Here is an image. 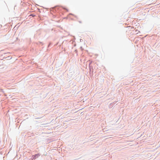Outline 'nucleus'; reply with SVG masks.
Instances as JSON below:
<instances>
[{
  "label": "nucleus",
  "mask_w": 160,
  "mask_h": 160,
  "mask_svg": "<svg viewBox=\"0 0 160 160\" xmlns=\"http://www.w3.org/2000/svg\"><path fill=\"white\" fill-rule=\"evenodd\" d=\"M40 156V155L39 154H36L34 156L33 158L34 159H35L37 157H38L39 156Z\"/></svg>",
  "instance_id": "obj_1"
}]
</instances>
